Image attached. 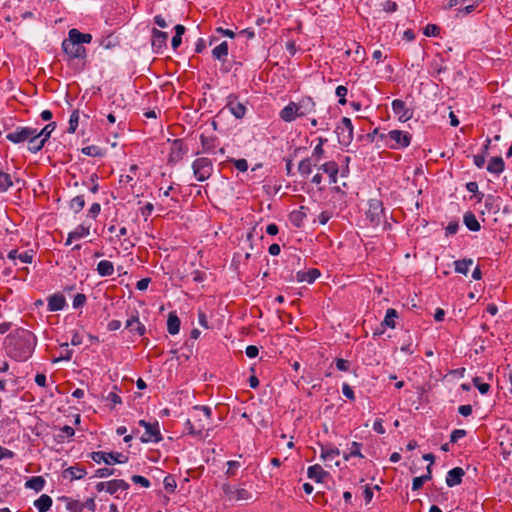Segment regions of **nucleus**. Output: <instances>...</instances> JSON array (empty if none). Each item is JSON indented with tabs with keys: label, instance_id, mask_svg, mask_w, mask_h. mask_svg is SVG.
Listing matches in <instances>:
<instances>
[{
	"label": "nucleus",
	"instance_id": "obj_50",
	"mask_svg": "<svg viewBox=\"0 0 512 512\" xmlns=\"http://www.w3.org/2000/svg\"><path fill=\"white\" fill-rule=\"evenodd\" d=\"M428 480H430V475H422L420 477L413 478L412 489L414 491L419 490L423 486L424 482Z\"/></svg>",
	"mask_w": 512,
	"mask_h": 512
},
{
	"label": "nucleus",
	"instance_id": "obj_52",
	"mask_svg": "<svg viewBox=\"0 0 512 512\" xmlns=\"http://www.w3.org/2000/svg\"><path fill=\"white\" fill-rule=\"evenodd\" d=\"M131 480L133 481V483L139 484L144 488H149L151 485L149 479H147L146 477L141 476V475H133L131 477Z\"/></svg>",
	"mask_w": 512,
	"mask_h": 512
},
{
	"label": "nucleus",
	"instance_id": "obj_13",
	"mask_svg": "<svg viewBox=\"0 0 512 512\" xmlns=\"http://www.w3.org/2000/svg\"><path fill=\"white\" fill-rule=\"evenodd\" d=\"M465 475L464 470L461 467H455L448 471L446 475V484L448 487H454L462 482V478Z\"/></svg>",
	"mask_w": 512,
	"mask_h": 512
},
{
	"label": "nucleus",
	"instance_id": "obj_8",
	"mask_svg": "<svg viewBox=\"0 0 512 512\" xmlns=\"http://www.w3.org/2000/svg\"><path fill=\"white\" fill-rule=\"evenodd\" d=\"M91 458L94 462L100 464L104 462L107 465H113L115 463H125L127 457L121 453H107L103 451L93 452Z\"/></svg>",
	"mask_w": 512,
	"mask_h": 512
},
{
	"label": "nucleus",
	"instance_id": "obj_64",
	"mask_svg": "<svg viewBox=\"0 0 512 512\" xmlns=\"http://www.w3.org/2000/svg\"><path fill=\"white\" fill-rule=\"evenodd\" d=\"M323 153V147L320 145H316L312 153V158L315 159V162H318L321 159Z\"/></svg>",
	"mask_w": 512,
	"mask_h": 512
},
{
	"label": "nucleus",
	"instance_id": "obj_24",
	"mask_svg": "<svg viewBox=\"0 0 512 512\" xmlns=\"http://www.w3.org/2000/svg\"><path fill=\"white\" fill-rule=\"evenodd\" d=\"M85 475V469L78 466H71L63 471V477L70 480H79Z\"/></svg>",
	"mask_w": 512,
	"mask_h": 512
},
{
	"label": "nucleus",
	"instance_id": "obj_48",
	"mask_svg": "<svg viewBox=\"0 0 512 512\" xmlns=\"http://www.w3.org/2000/svg\"><path fill=\"white\" fill-rule=\"evenodd\" d=\"M82 153L87 156L98 157L102 155L101 149L98 146L90 145L82 149Z\"/></svg>",
	"mask_w": 512,
	"mask_h": 512
},
{
	"label": "nucleus",
	"instance_id": "obj_18",
	"mask_svg": "<svg viewBox=\"0 0 512 512\" xmlns=\"http://www.w3.org/2000/svg\"><path fill=\"white\" fill-rule=\"evenodd\" d=\"M168 34L157 29L152 30V46L159 51L166 46Z\"/></svg>",
	"mask_w": 512,
	"mask_h": 512
},
{
	"label": "nucleus",
	"instance_id": "obj_11",
	"mask_svg": "<svg viewBox=\"0 0 512 512\" xmlns=\"http://www.w3.org/2000/svg\"><path fill=\"white\" fill-rule=\"evenodd\" d=\"M62 49L71 59L84 58L86 56L85 48L82 45L70 41L69 39H65L62 42Z\"/></svg>",
	"mask_w": 512,
	"mask_h": 512
},
{
	"label": "nucleus",
	"instance_id": "obj_53",
	"mask_svg": "<svg viewBox=\"0 0 512 512\" xmlns=\"http://www.w3.org/2000/svg\"><path fill=\"white\" fill-rule=\"evenodd\" d=\"M466 431L464 429H455L452 431L450 435V442L456 443L459 439L466 436Z\"/></svg>",
	"mask_w": 512,
	"mask_h": 512
},
{
	"label": "nucleus",
	"instance_id": "obj_42",
	"mask_svg": "<svg viewBox=\"0 0 512 512\" xmlns=\"http://www.w3.org/2000/svg\"><path fill=\"white\" fill-rule=\"evenodd\" d=\"M361 444L358 442H352L349 447V453L344 455L345 460H349L351 457H359L364 458L363 454L361 453Z\"/></svg>",
	"mask_w": 512,
	"mask_h": 512
},
{
	"label": "nucleus",
	"instance_id": "obj_16",
	"mask_svg": "<svg viewBox=\"0 0 512 512\" xmlns=\"http://www.w3.org/2000/svg\"><path fill=\"white\" fill-rule=\"evenodd\" d=\"M48 310L51 312L62 310L66 305L65 297L61 294H53L48 297Z\"/></svg>",
	"mask_w": 512,
	"mask_h": 512
},
{
	"label": "nucleus",
	"instance_id": "obj_39",
	"mask_svg": "<svg viewBox=\"0 0 512 512\" xmlns=\"http://www.w3.org/2000/svg\"><path fill=\"white\" fill-rule=\"evenodd\" d=\"M455 271L460 274L466 275L469 271L470 266L473 264L472 259H463L455 261Z\"/></svg>",
	"mask_w": 512,
	"mask_h": 512
},
{
	"label": "nucleus",
	"instance_id": "obj_10",
	"mask_svg": "<svg viewBox=\"0 0 512 512\" xmlns=\"http://www.w3.org/2000/svg\"><path fill=\"white\" fill-rule=\"evenodd\" d=\"M34 133V128L31 127H16L13 131L6 135V139L14 144H21L27 142Z\"/></svg>",
	"mask_w": 512,
	"mask_h": 512
},
{
	"label": "nucleus",
	"instance_id": "obj_15",
	"mask_svg": "<svg viewBox=\"0 0 512 512\" xmlns=\"http://www.w3.org/2000/svg\"><path fill=\"white\" fill-rule=\"evenodd\" d=\"M70 41L76 44H88L92 41V35L89 33H81L79 30L73 28L68 32V38Z\"/></svg>",
	"mask_w": 512,
	"mask_h": 512
},
{
	"label": "nucleus",
	"instance_id": "obj_41",
	"mask_svg": "<svg viewBox=\"0 0 512 512\" xmlns=\"http://www.w3.org/2000/svg\"><path fill=\"white\" fill-rule=\"evenodd\" d=\"M340 454V451L337 448H321V455L320 457L324 461H333L338 455Z\"/></svg>",
	"mask_w": 512,
	"mask_h": 512
},
{
	"label": "nucleus",
	"instance_id": "obj_47",
	"mask_svg": "<svg viewBox=\"0 0 512 512\" xmlns=\"http://www.w3.org/2000/svg\"><path fill=\"white\" fill-rule=\"evenodd\" d=\"M163 484H164L165 490L169 493H173L177 486L176 480L171 475H168L164 478Z\"/></svg>",
	"mask_w": 512,
	"mask_h": 512
},
{
	"label": "nucleus",
	"instance_id": "obj_30",
	"mask_svg": "<svg viewBox=\"0 0 512 512\" xmlns=\"http://www.w3.org/2000/svg\"><path fill=\"white\" fill-rule=\"evenodd\" d=\"M45 486V480L42 476H33L28 479L25 483V487L28 489H32L36 492H40L43 490Z\"/></svg>",
	"mask_w": 512,
	"mask_h": 512
},
{
	"label": "nucleus",
	"instance_id": "obj_40",
	"mask_svg": "<svg viewBox=\"0 0 512 512\" xmlns=\"http://www.w3.org/2000/svg\"><path fill=\"white\" fill-rule=\"evenodd\" d=\"M397 317H398L397 311L393 308H389L386 311V315L383 320V325H385L389 328H395V326H396L395 319Z\"/></svg>",
	"mask_w": 512,
	"mask_h": 512
},
{
	"label": "nucleus",
	"instance_id": "obj_2",
	"mask_svg": "<svg viewBox=\"0 0 512 512\" xmlns=\"http://www.w3.org/2000/svg\"><path fill=\"white\" fill-rule=\"evenodd\" d=\"M212 410L209 406L196 405L192 407L190 418L186 420L187 433L196 437H207L212 426Z\"/></svg>",
	"mask_w": 512,
	"mask_h": 512
},
{
	"label": "nucleus",
	"instance_id": "obj_59",
	"mask_svg": "<svg viewBox=\"0 0 512 512\" xmlns=\"http://www.w3.org/2000/svg\"><path fill=\"white\" fill-rule=\"evenodd\" d=\"M439 33V27L433 24H429L425 27L424 34L426 36H436Z\"/></svg>",
	"mask_w": 512,
	"mask_h": 512
},
{
	"label": "nucleus",
	"instance_id": "obj_43",
	"mask_svg": "<svg viewBox=\"0 0 512 512\" xmlns=\"http://www.w3.org/2000/svg\"><path fill=\"white\" fill-rule=\"evenodd\" d=\"M90 233L89 227H85L84 225L77 226L73 231L70 232V238L81 239L88 236Z\"/></svg>",
	"mask_w": 512,
	"mask_h": 512
},
{
	"label": "nucleus",
	"instance_id": "obj_29",
	"mask_svg": "<svg viewBox=\"0 0 512 512\" xmlns=\"http://www.w3.org/2000/svg\"><path fill=\"white\" fill-rule=\"evenodd\" d=\"M34 506L39 512H47L52 506V498L49 495L42 494L34 501Z\"/></svg>",
	"mask_w": 512,
	"mask_h": 512
},
{
	"label": "nucleus",
	"instance_id": "obj_26",
	"mask_svg": "<svg viewBox=\"0 0 512 512\" xmlns=\"http://www.w3.org/2000/svg\"><path fill=\"white\" fill-rule=\"evenodd\" d=\"M34 257V252L32 250L25 251L23 253H19L17 250H11L8 253V258L12 261L16 259L20 260L22 263H31Z\"/></svg>",
	"mask_w": 512,
	"mask_h": 512
},
{
	"label": "nucleus",
	"instance_id": "obj_62",
	"mask_svg": "<svg viewBox=\"0 0 512 512\" xmlns=\"http://www.w3.org/2000/svg\"><path fill=\"white\" fill-rule=\"evenodd\" d=\"M81 506H82V510L86 508L90 511H95V509H96V503H95L94 498H88L85 502L81 503Z\"/></svg>",
	"mask_w": 512,
	"mask_h": 512
},
{
	"label": "nucleus",
	"instance_id": "obj_63",
	"mask_svg": "<svg viewBox=\"0 0 512 512\" xmlns=\"http://www.w3.org/2000/svg\"><path fill=\"white\" fill-rule=\"evenodd\" d=\"M14 452L7 449V448H4L0 445V461L3 460V459H10V458H13L14 457Z\"/></svg>",
	"mask_w": 512,
	"mask_h": 512
},
{
	"label": "nucleus",
	"instance_id": "obj_55",
	"mask_svg": "<svg viewBox=\"0 0 512 512\" xmlns=\"http://www.w3.org/2000/svg\"><path fill=\"white\" fill-rule=\"evenodd\" d=\"M67 509L70 512H82L81 502L75 501V500H71L67 504Z\"/></svg>",
	"mask_w": 512,
	"mask_h": 512
},
{
	"label": "nucleus",
	"instance_id": "obj_49",
	"mask_svg": "<svg viewBox=\"0 0 512 512\" xmlns=\"http://www.w3.org/2000/svg\"><path fill=\"white\" fill-rule=\"evenodd\" d=\"M473 384L483 395L487 394L490 390V385L488 383L481 382V379L479 377H475L473 379Z\"/></svg>",
	"mask_w": 512,
	"mask_h": 512
},
{
	"label": "nucleus",
	"instance_id": "obj_51",
	"mask_svg": "<svg viewBox=\"0 0 512 512\" xmlns=\"http://www.w3.org/2000/svg\"><path fill=\"white\" fill-rule=\"evenodd\" d=\"M335 93H336L337 97L339 98V104H341V105L346 104V95L348 93V89L345 86L340 85L336 88Z\"/></svg>",
	"mask_w": 512,
	"mask_h": 512
},
{
	"label": "nucleus",
	"instance_id": "obj_7",
	"mask_svg": "<svg viewBox=\"0 0 512 512\" xmlns=\"http://www.w3.org/2000/svg\"><path fill=\"white\" fill-rule=\"evenodd\" d=\"M335 132L338 142L341 145L348 146L353 140V125L351 119L343 117L340 124L336 127Z\"/></svg>",
	"mask_w": 512,
	"mask_h": 512
},
{
	"label": "nucleus",
	"instance_id": "obj_9",
	"mask_svg": "<svg viewBox=\"0 0 512 512\" xmlns=\"http://www.w3.org/2000/svg\"><path fill=\"white\" fill-rule=\"evenodd\" d=\"M392 111L397 117L398 121L405 123L412 119L414 111L409 108L406 103L401 99H395L392 101Z\"/></svg>",
	"mask_w": 512,
	"mask_h": 512
},
{
	"label": "nucleus",
	"instance_id": "obj_54",
	"mask_svg": "<svg viewBox=\"0 0 512 512\" xmlns=\"http://www.w3.org/2000/svg\"><path fill=\"white\" fill-rule=\"evenodd\" d=\"M114 472H115V470L111 469V468H100V469L96 470L95 477H97V478H107V477L113 475Z\"/></svg>",
	"mask_w": 512,
	"mask_h": 512
},
{
	"label": "nucleus",
	"instance_id": "obj_20",
	"mask_svg": "<svg viewBox=\"0 0 512 512\" xmlns=\"http://www.w3.org/2000/svg\"><path fill=\"white\" fill-rule=\"evenodd\" d=\"M126 328L129 329L131 332H136L139 336H142L145 334V326L140 322L137 315L131 316L126 321Z\"/></svg>",
	"mask_w": 512,
	"mask_h": 512
},
{
	"label": "nucleus",
	"instance_id": "obj_56",
	"mask_svg": "<svg viewBox=\"0 0 512 512\" xmlns=\"http://www.w3.org/2000/svg\"><path fill=\"white\" fill-rule=\"evenodd\" d=\"M86 302V296L84 294L78 293L73 299V307L79 308L82 307Z\"/></svg>",
	"mask_w": 512,
	"mask_h": 512
},
{
	"label": "nucleus",
	"instance_id": "obj_38",
	"mask_svg": "<svg viewBox=\"0 0 512 512\" xmlns=\"http://www.w3.org/2000/svg\"><path fill=\"white\" fill-rule=\"evenodd\" d=\"M230 498L234 500H248L251 498L250 492L245 488H235L230 491Z\"/></svg>",
	"mask_w": 512,
	"mask_h": 512
},
{
	"label": "nucleus",
	"instance_id": "obj_34",
	"mask_svg": "<svg viewBox=\"0 0 512 512\" xmlns=\"http://www.w3.org/2000/svg\"><path fill=\"white\" fill-rule=\"evenodd\" d=\"M74 429L70 426H63L58 429L57 433L55 434V438L59 443H63L66 440L72 438L74 436Z\"/></svg>",
	"mask_w": 512,
	"mask_h": 512
},
{
	"label": "nucleus",
	"instance_id": "obj_4",
	"mask_svg": "<svg viewBox=\"0 0 512 512\" xmlns=\"http://www.w3.org/2000/svg\"><path fill=\"white\" fill-rule=\"evenodd\" d=\"M192 170L196 180L203 182L210 178L213 172L212 161L207 157H200L193 161Z\"/></svg>",
	"mask_w": 512,
	"mask_h": 512
},
{
	"label": "nucleus",
	"instance_id": "obj_57",
	"mask_svg": "<svg viewBox=\"0 0 512 512\" xmlns=\"http://www.w3.org/2000/svg\"><path fill=\"white\" fill-rule=\"evenodd\" d=\"M335 364H336V368L340 371H348L349 367H350V363L347 360L342 359V358L336 359Z\"/></svg>",
	"mask_w": 512,
	"mask_h": 512
},
{
	"label": "nucleus",
	"instance_id": "obj_23",
	"mask_svg": "<svg viewBox=\"0 0 512 512\" xmlns=\"http://www.w3.org/2000/svg\"><path fill=\"white\" fill-rule=\"evenodd\" d=\"M187 149L184 147L181 140H175L171 146L170 160L178 161L182 159Z\"/></svg>",
	"mask_w": 512,
	"mask_h": 512
},
{
	"label": "nucleus",
	"instance_id": "obj_1",
	"mask_svg": "<svg viewBox=\"0 0 512 512\" xmlns=\"http://www.w3.org/2000/svg\"><path fill=\"white\" fill-rule=\"evenodd\" d=\"M4 346L8 356L17 361H26L34 351L36 338L29 330L17 329L6 337Z\"/></svg>",
	"mask_w": 512,
	"mask_h": 512
},
{
	"label": "nucleus",
	"instance_id": "obj_27",
	"mask_svg": "<svg viewBox=\"0 0 512 512\" xmlns=\"http://www.w3.org/2000/svg\"><path fill=\"white\" fill-rule=\"evenodd\" d=\"M167 330L171 335H176L180 330V319L175 312H170L167 320Z\"/></svg>",
	"mask_w": 512,
	"mask_h": 512
},
{
	"label": "nucleus",
	"instance_id": "obj_22",
	"mask_svg": "<svg viewBox=\"0 0 512 512\" xmlns=\"http://www.w3.org/2000/svg\"><path fill=\"white\" fill-rule=\"evenodd\" d=\"M28 150L32 153H37L40 151L45 142L42 137L38 136L37 129H34V133L31 138L28 139Z\"/></svg>",
	"mask_w": 512,
	"mask_h": 512
},
{
	"label": "nucleus",
	"instance_id": "obj_33",
	"mask_svg": "<svg viewBox=\"0 0 512 512\" xmlns=\"http://www.w3.org/2000/svg\"><path fill=\"white\" fill-rule=\"evenodd\" d=\"M487 170L499 175L504 170V161L501 157H493L488 163Z\"/></svg>",
	"mask_w": 512,
	"mask_h": 512
},
{
	"label": "nucleus",
	"instance_id": "obj_19",
	"mask_svg": "<svg viewBox=\"0 0 512 512\" xmlns=\"http://www.w3.org/2000/svg\"><path fill=\"white\" fill-rule=\"evenodd\" d=\"M320 170L325 172L329 176V182L330 183H336L337 182V175L339 172L338 165L334 161H329L324 164H322L319 167Z\"/></svg>",
	"mask_w": 512,
	"mask_h": 512
},
{
	"label": "nucleus",
	"instance_id": "obj_46",
	"mask_svg": "<svg viewBox=\"0 0 512 512\" xmlns=\"http://www.w3.org/2000/svg\"><path fill=\"white\" fill-rule=\"evenodd\" d=\"M85 206V199L79 195L71 200V208L77 213L80 212Z\"/></svg>",
	"mask_w": 512,
	"mask_h": 512
},
{
	"label": "nucleus",
	"instance_id": "obj_32",
	"mask_svg": "<svg viewBox=\"0 0 512 512\" xmlns=\"http://www.w3.org/2000/svg\"><path fill=\"white\" fill-rule=\"evenodd\" d=\"M464 224L470 231H479L481 226L476 216L472 212H467L463 217Z\"/></svg>",
	"mask_w": 512,
	"mask_h": 512
},
{
	"label": "nucleus",
	"instance_id": "obj_5",
	"mask_svg": "<svg viewBox=\"0 0 512 512\" xmlns=\"http://www.w3.org/2000/svg\"><path fill=\"white\" fill-rule=\"evenodd\" d=\"M138 424L145 429V432L140 437L143 443H158L162 440L159 423L157 421L150 423L145 420H140Z\"/></svg>",
	"mask_w": 512,
	"mask_h": 512
},
{
	"label": "nucleus",
	"instance_id": "obj_36",
	"mask_svg": "<svg viewBox=\"0 0 512 512\" xmlns=\"http://www.w3.org/2000/svg\"><path fill=\"white\" fill-rule=\"evenodd\" d=\"M228 55V44L226 41L220 43L212 50V56L218 60H224Z\"/></svg>",
	"mask_w": 512,
	"mask_h": 512
},
{
	"label": "nucleus",
	"instance_id": "obj_14",
	"mask_svg": "<svg viewBox=\"0 0 512 512\" xmlns=\"http://www.w3.org/2000/svg\"><path fill=\"white\" fill-rule=\"evenodd\" d=\"M297 109L295 102H289L281 111L280 118L287 123L294 121L298 118Z\"/></svg>",
	"mask_w": 512,
	"mask_h": 512
},
{
	"label": "nucleus",
	"instance_id": "obj_45",
	"mask_svg": "<svg viewBox=\"0 0 512 512\" xmlns=\"http://www.w3.org/2000/svg\"><path fill=\"white\" fill-rule=\"evenodd\" d=\"M55 128H56V123L50 122L42 130H40L39 132L37 131L38 136L42 137V139L44 141H47L50 138L51 133L55 130Z\"/></svg>",
	"mask_w": 512,
	"mask_h": 512
},
{
	"label": "nucleus",
	"instance_id": "obj_58",
	"mask_svg": "<svg viewBox=\"0 0 512 512\" xmlns=\"http://www.w3.org/2000/svg\"><path fill=\"white\" fill-rule=\"evenodd\" d=\"M234 166L241 172H245L248 169V162L246 159L234 160Z\"/></svg>",
	"mask_w": 512,
	"mask_h": 512
},
{
	"label": "nucleus",
	"instance_id": "obj_17",
	"mask_svg": "<svg viewBox=\"0 0 512 512\" xmlns=\"http://www.w3.org/2000/svg\"><path fill=\"white\" fill-rule=\"evenodd\" d=\"M320 271L318 269L312 268L308 271H298L296 273L297 282H307L313 283L318 277H320Z\"/></svg>",
	"mask_w": 512,
	"mask_h": 512
},
{
	"label": "nucleus",
	"instance_id": "obj_12",
	"mask_svg": "<svg viewBox=\"0 0 512 512\" xmlns=\"http://www.w3.org/2000/svg\"><path fill=\"white\" fill-rule=\"evenodd\" d=\"M295 104L299 117H304L316 111V103L311 97H302Z\"/></svg>",
	"mask_w": 512,
	"mask_h": 512
},
{
	"label": "nucleus",
	"instance_id": "obj_31",
	"mask_svg": "<svg viewBox=\"0 0 512 512\" xmlns=\"http://www.w3.org/2000/svg\"><path fill=\"white\" fill-rule=\"evenodd\" d=\"M305 217V207L301 206L300 209L294 210L290 213L289 220L294 226L301 227Z\"/></svg>",
	"mask_w": 512,
	"mask_h": 512
},
{
	"label": "nucleus",
	"instance_id": "obj_61",
	"mask_svg": "<svg viewBox=\"0 0 512 512\" xmlns=\"http://www.w3.org/2000/svg\"><path fill=\"white\" fill-rule=\"evenodd\" d=\"M245 353H246L247 357L255 358L259 353V349L255 345H249L246 347Z\"/></svg>",
	"mask_w": 512,
	"mask_h": 512
},
{
	"label": "nucleus",
	"instance_id": "obj_21",
	"mask_svg": "<svg viewBox=\"0 0 512 512\" xmlns=\"http://www.w3.org/2000/svg\"><path fill=\"white\" fill-rule=\"evenodd\" d=\"M307 475L316 482H323L328 473L320 465L315 464L308 468Z\"/></svg>",
	"mask_w": 512,
	"mask_h": 512
},
{
	"label": "nucleus",
	"instance_id": "obj_6",
	"mask_svg": "<svg viewBox=\"0 0 512 512\" xmlns=\"http://www.w3.org/2000/svg\"><path fill=\"white\" fill-rule=\"evenodd\" d=\"M366 218L373 227L379 226L384 219L383 204L378 199H371L368 203Z\"/></svg>",
	"mask_w": 512,
	"mask_h": 512
},
{
	"label": "nucleus",
	"instance_id": "obj_3",
	"mask_svg": "<svg viewBox=\"0 0 512 512\" xmlns=\"http://www.w3.org/2000/svg\"><path fill=\"white\" fill-rule=\"evenodd\" d=\"M381 138L385 140L386 145L390 149H403L410 145L412 136L410 133L402 130H391L386 134H381Z\"/></svg>",
	"mask_w": 512,
	"mask_h": 512
},
{
	"label": "nucleus",
	"instance_id": "obj_35",
	"mask_svg": "<svg viewBox=\"0 0 512 512\" xmlns=\"http://www.w3.org/2000/svg\"><path fill=\"white\" fill-rule=\"evenodd\" d=\"M317 162L313 163L312 158H305L301 160L298 164V171L302 176H308L312 172L313 166L316 165Z\"/></svg>",
	"mask_w": 512,
	"mask_h": 512
},
{
	"label": "nucleus",
	"instance_id": "obj_44",
	"mask_svg": "<svg viewBox=\"0 0 512 512\" xmlns=\"http://www.w3.org/2000/svg\"><path fill=\"white\" fill-rule=\"evenodd\" d=\"M79 124V111L74 110L70 115L68 133H75Z\"/></svg>",
	"mask_w": 512,
	"mask_h": 512
},
{
	"label": "nucleus",
	"instance_id": "obj_25",
	"mask_svg": "<svg viewBox=\"0 0 512 512\" xmlns=\"http://www.w3.org/2000/svg\"><path fill=\"white\" fill-rule=\"evenodd\" d=\"M129 488V484L122 479H115L107 481V490L106 492L113 495L117 493L119 490H127Z\"/></svg>",
	"mask_w": 512,
	"mask_h": 512
},
{
	"label": "nucleus",
	"instance_id": "obj_28",
	"mask_svg": "<svg viewBox=\"0 0 512 512\" xmlns=\"http://www.w3.org/2000/svg\"><path fill=\"white\" fill-rule=\"evenodd\" d=\"M96 270L101 277L111 276L114 273V265L111 261L101 260L97 264Z\"/></svg>",
	"mask_w": 512,
	"mask_h": 512
},
{
	"label": "nucleus",
	"instance_id": "obj_60",
	"mask_svg": "<svg viewBox=\"0 0 512 512\" xmlns=\"http://www.w3.org/2000/svg\"><path fill=\"white\" fill-rule=\"evenodd\" d=\"M342 393L345 397H347L350 400H354L355 398L352 388L347 383H344L342 385Z\"/></svg>",
	"mask_w": 512,
	"mask_h": 512
},
{
	"label": "nucleus",
	"instance_id": "obj_37",
	"mask_svg": "<svg viewBox=\"0 0 512 512\" xmlns=\"http://www.w3.org/2000/svg\"><path fill=\"white\" fill-rule=\"evenodd\" d=\"M228 108H229L230 112L238 119H241L242 117H244V115L246 113L245 106L239 102H230L228 104Z\"/></svg>",
	"mask_w": 512,
	"mask_h": 512
}]
</instances>
